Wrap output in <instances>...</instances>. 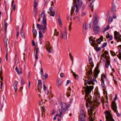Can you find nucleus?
<instances>
[{"mask_svg": "<svg viewBox=\"0 0 121 121\" xmlns=\"http://www.w3.org/2000/svg\"><path fill=\"white\" fill-rule=\"evenodd\" d=\"M99 27L98 26H97L95 27L94 28V30L95 33H97L100 30Z\"/></svg>", "mask_w": 121, "mask_h": 121, "instance_id": "16", "label": "nucleus"}, {"mask_svg": "<svg viewBox=\"0 0 121 121\" xmlns=\"http://www.w3.org/2000/svg\"><path fill=\"white\" fill-rule=\"evenodd\" d=\"M87 74L89 78H91L92 77L93 75V72L91 68H90V70L88 71Z\"/></svg>", "mask_w": 121, "mask_h": 121, "instance_id": "13", "label": "nucleus"}, {"mask_svg": "<svg viewBox=\"0 0 121 121\" xmlns=\"http://www.w3.org/2000/svg\"><path fill=\"white\" fill-rule=\"evenodd\" d=\"M105 114L106 121H115L112 117V115L111 113L106 111L104 112Z\"/></svg>", "mask_w": 121, "mask_h": 121, "instance_id": "1", "label": "nucleus"}, {"mask_svg": "<svg viewBox=\"0 0 121 121\" xmlns=\"http://www.w3.org/2000/svg\"><path fill=\"white\" fill-rule=\"evenodd\" d=\"M25 83L24 80L22 79L21 80V84L22 85H24L25 84Z\"/></svg>", "mask_w": 121, "mask_h": 121, "instance_id": "43", "label": "nucleus"}, {"mask_svg": "<svg viewBox=\"0 0 121 121\" xmlns=\"http://www.w3.org/2000/svg\"><path fill=\"white\" fill-rule=\"evenodd\" d=\"M97 19V17H95V20L94 22V24L95 25H97L98 24Z\"/></svg>", "mask_w": 121, "mask_h": 121, "instance_id": "25", "label": "nucleus"}, {"mask_svg": "<svg viewBox=\"0 0 121 121\" xmlns=\"http://www.w3.org/2000/svg\"><path fill=\"white\" fill-rule=\"evenodd\" d=\"M36 53L35 54H37L38 53V50H39V48H36Z\"/></svg>", "mask_w": 121, "mask_h": 121, "instance_id": "42", "label": "nucleus"}, {"mask_svg": "<svg viewBox=\"0 0 121 121\" xmlns=\"http://www.w3.org/2000/svg\"><path fill=\"white\" fill-rule=\"evenodd\" d=\"M58 20L59 22V23L60 26L62 25L61 22V19L60 17L58 19Z\"/></svg>", "mask_w": 121, "mask_h": 121, "instance_id": "32", "label": "nucleus"}, {"mask_svg": "<svg viewBox=\"0 0 121 121\" xmlns=\"http://www.w3.org/2000/svg\"><path fill=\"white\" fill-rule=\"evenodd\" d=\"M4 45L6 47V48H7V45L9 44V40H7V38L5 36L4 39Z\"/></svg>", "mask_w": 121, "mask_h": 121, "instance_id": "15", "label": "nucleus"}, {"mask_svg": "<svg viewBox=\"0 0 121 121\" xmlns=\"http://www.w3.org/2000/svg\"><path fill=\"white\" fill-rule=\"evenodd\" d=\"M92 97L91 96H90V97H89L86 99V105L87 107L89 104L88 103H87V102H88V103L90 104V106L91 105V104L93 103V101L91 100L92 99Z\"/></svg>", "mask_w": 121, "mask_h": 121, "instance_id": "10", "label": "nucleus"}, {"mask_svg": "<svg viewBox=\"0 0 121 121\" xmlns=\"http://www.w3.org/2000/svg\"><path fill=\"white\" fill-rule=\"evenodd\" d=\"M38 86L40 85H41L42 84V83L41 82V81L40 80H38Z\"/></svg>", "mask_w": 121, "mask_h": 121, "instance_id": "38", "label": "nucleus"}, {"mask_svg": "<svg viewBox=\"0 0 121 121\" xmlns=\"http://www.w3.org/2000/svg\"><path fill=\"white\" fill-rule=\"evenodd\" d=\"M20 71H19V70L17 68V66L15 68V70L16 72H17V73L18 74H20L21 73L22 74V68H20L19 69Z\"/></svg>", "mask_w": 121, "mask_h": 121, "instance_id": "18", "label": "nucleus"}, {"mask_svg": "<svg viewBox=\"0 0 121 121\" xmlns=\"http://www.w3.org/2000/svg\"><path fill=\"white\" fill-rule=\"evenodd\" d=\"M6 20V19L4 20V25H5V26H7H7H8L7 23H6L5 22V21Z\"/></svg>", "mask_w": 121, "mask_h": 121, "instance_id": "50", "label": "nucleus"}, {"mask_svg": "<svg viewBox=\"0 0 121 121\" xmlns=\"http://www.w3.org/2000/svg\"><path fill=\"white\" fill-rule=\"evenodd\" d=\"M42 108L43 111V112H45V109L44 107H42Z\"/></svg>", "mask_w": 121, "mask_h": 121, "instance_id": "55", "label": "nucleus"}, {"mask_svg": "<svg viewBox=\"0 0 121 121\" xmlns=\"http://www.w3.org/2000/svg\"><path fill=\"white\" fill-rule=\"evenodd\" d=\"M89 40L90 43L91 44V45L93 46H94L95 45V41L92 39H91V37L89 38Z\"/></svg>", "mask_w": 121, "mask_h": 121, "instance_id": "19", "label": "nucleus"}, {"mask_svg": "<svg viewBox=\"0 0 121 121\" xmlns=\"http://www.w3.org/2000/svg\"><path fill=\"white\" fill-rule=\"evenodd\" d=\"M45 46L46 49L48 53H50L52 52V48L50 45L49 42H47Z\"/></svg>", "mask_w": 121, "mask_h": 121, "instance_id": "9", "label": "nucleus"}, {"mask_svg": "<svg viewBox=\"0 0 121 121\" xmlns=\"http://www.w3.org/2000/svg\"><path fill=\"white\" fill-rule=\"evenodd\" d=\"M110 52H111V55L112 56H114L116 55V54L114 52L112 51L111 50L110 51Z\"/></svg>", "mask_w": 121, "mask_h": 121, "instance_id": "35", "label": "nucleus"}, {"mask_svg": "<svg viewBox=\"0 0 121 121\" xmlns=\"http://www.w3.org/2000/svg\"><path fill=\"white\" fill-rule=\"evenodd\" d=\"M39 37L40 38H41L42 37V32L41 31H40L39 32Z\"/></svg>", "mask_w": 121, "mask_h": 121, "instance_id": "30", "label": "nucleus"}, {"mask_svg": "<svg viewBox=\"0 0 121 121\" xmlns=\"http://www.w3.org/2000/svg\"><path fill=\"white\" fill-rule=\"evenodd\" d=\"M49 10L50 11V12H52L53 11H52V7H51L49 9Z\"/></svg>", "mask_w": 121, "mask_h": 121, "instance_id": "62", "label": "nucleus"}, {"mask_svg": "<svg viewBox=\"0 0 121 121\" xmlns=\"http://www.w3.org/2000/svg\"><path fill=\"white\" fill-rule=\"evenodd\" d=\"M95 79H94V78L92 79L91 78H89L87 81V83L88 84L90 85L92 84L93 83V82H95Z\"/></svg>", "mask_w": 121, "mask_h": 121, "instance_id": "11", "label": "nucleus"}, {"mask_svg": "<svg viewBox=\"0 0 121 121\" xmlns=\"http://www.w3.org/2000/svg\"><path fill=\"white\" fill-rule=\"evenodd\" d=\"M34 11L35 13V17H36V15L37 14L38 9L37 8H34Z\"/></svg>", "mask_w": 121, "mask_h": 121, "instance_id": "26", "label": "nucleus"}, {"mask_svg": "<svg viewBox=\"0 0 121 121\" xmlns=\"http://www.w3.org/2000/svg\"><path fill=\"white\" fill-rule=\"evenodd\" d=\"M95 108H94V104H93V105L91 106V107L90 112L88 114L89 115L90 117L89 118V121H94L95 119H94L92 118V114H93V110Z\"/></svg>", "mask_w": 121, "mask_h": 121, "instance_id": "5", "label": "nucleus"}, {"mask_svg": "<svg viewBox=\"0 0 121 121\" xmlns=\"http://www.w3.org/2000/svg\"><path fill=\"white\" fill-rule=\"evenodd\" d=\"M113 19L112 17L111 16H110L109 17V19L108 20V22L109 23H111V22L112 21Z\"/></svg>", "mask_w": 121, "mask_h": 121, "instance_id": "27", "label": "nucleus"}, {"mask_svg": "<svg viewBox=\"0 0 121 121\" xmlns=\"http://www.w3.org/2000/svg\"><path fill=\"white\" fill-rule=\"evenodd\" d=\"M99 72L98 69L97 68H95L94 72V75L95 78L97 77Z\"/></svg>", "mask_w": 121, "mask_h": 121, "instance_id": "12", "label": "nucleus"}, {"mask_svg": "<svg viewBox=\"0 0 121 121\" xmlns=\"http://www.w3.org/2000/svg\"><path fill=\"white\" fill-rule=\"evenodd\" d=\"M105 58L106 59V62L105 63V66L106 68L108 67V65H110L111 66L110 63V61L108 60V57L107 56H106Z\"/></svg>", "mask_w": 121, "mask_h": 121, "instance_id": "14", "label": "nucleus"}, {"mask_svg": "<svg viewBox=\"0 0 121 121\" xmlns=\"http://www.w3.org/2000/svg\"><path fill=\"white\" fill-rule=\"evenodd\" d=\"M0 83H1L0 87H1V89H2V85H3V83L2 82V81H0Z\"/></svg>", "mask_w": 121, "mask_h": 121, "instance_id": "58", "label": "nucleus"}, {"mask_svg": "<svg viewBox=\"0 0 121 121\" xmlns=\"http://www.w3.org/2000/svg\"><path fill=\"white\" fill-rule=\"evenodd\" d=\"M115 10V9L114 8H112L111 9V11L112 12H114Z\"/></svg>", "mask_w": 121, "mask_h": 121, "instance_id": "53", "label": "nucleus"}, {"mask_svg": "<svg viewBox=\"0 0 121 121\" xmlns=\"http://www.w3.org/2000/svg\"><path fill=\"white\" fill-rule=\"evenodd\" d=\"M65 38H64V39H67V32L66 31V29H65Z\"/></svg>", "mask_w": 121, "mask_h": 121, "instance_id": "40", "label": "nucleus"}, {"mask_svg": "<svg viewBox=\"0 0 121 121\" xmlns=\"http://www.w3.org/2000/svg\"><path fill=\"white\" fill-rule=\"evenodd\" d=\"M48 75L47 73H45V79H46L48 77Z\"/></svg>", "mask_w": 121, "mask_h": 121, "instance_id": "47", "label": "nucleus"}, {"mask_svg": "<svg viewBox=\"0 0 121 121\" xmlns=\"http://www.w3.org/2000/svg\"><path fill=\"white\" fill-rule=\"evenodd\" d=\"M90 65L92 67H93L94 66V65L93 63L90 62Z\"/></svg>", "mask_w": 121, "mask_h": 121, "instance_id": "59", "label": "nucleus"}, {"mask_svg": "<svg viewBox=\"0 0 121 121\" xmlns=\"http://www.w3.org/2000/svg\"><path fill=\"white\" fill-rule=\"evenodd\" d=\"M69 55L70 56V57L71 58V59H72V61L73 60V58L72 56V54H69Z\"/></svg>", "mask_w": 121, "mask_h": 121, "instance_id": "57", "label": "nucleus"}, {"mask_svg": "<svg viewBox=\"0 0 121 121\" xmlns=\"http://www.w3.org/2000/svg\"><path fill=\"white\" fill-rule=\"evenodd\" d=\"M83 88L84 89H85V94L89 95L91 91L93 90V87L92 86H88L87 85L86 87H83Z\"/></svg>", "mask_w": 121, "mask_h": 121, "instance_id": "3", "label": "nucleus"}, {"mask_svg": "<svg viewBox=\"0 0 121 121\" xmlns=\"http://www.w3.org/2000/svg\"><path fill=\"white\" fill-rule=\"evenodd\" d=\"M117 99V94L115 95V97L114 99V100H116Z\"/></svg>", "mask_w": 121, "mask_h": 121, "instance_id": "52", "label": "nucleus"}, {"mask_svg": "<svg viewBox=\"0 0 121 121\" xmlns=\"http://www.w3.org/2000/svg\"><path fill=\"white\" fill-rule=\"evenodd\" d=\"M71 72L73 73V75L74 78L76 79H78V75L73 72V71H72Z\"/></svg>", "mask_w": 121, "mask_h": 121, "instance_id": "20", "label": "nucleus"}, {"mask_svg": "<svg viewBox=\"0 0 121 121\" xmlns=\"http://www.w3.org/2000/svg\"><path fill=\"white\" fill-rule=\"evenodd\" d=\"M36 25L37 26V27L38 28H39V29H40L41 28V26L39 24H36Z\"/></svg>", "mask_w": 121, "mask_h": 121, "instance_id": "45", "label": "nucleus"}, {"mask_svg": "<svg viewBox=\"0 0 121 121\" xmlns=\"http://www.w3.org/2000/svg\"><path fill=\"white\" fill-rule=\"evenodd\" d=\"M108 29H107V28H105L103 30V31L104 33V32L108 30Z\"/></svg>", "mask_w": 121, "mask_h": 121, "instance_id": "54", "label": "nucleus"}, {"mask_svg": "<svg viewBox=\"0 0 121 121\" xmlns=\"http://www.w3.org/2000/svg\"><path fill=\"white\" fill-rule=\"evenodd\" d=\"M121 49V48H120L119 49V55L118 56V55H117V56H118V58L120 60L121 59V51L120 50Z\"/></svg>", "mask_w": 121, "mask_h": 121, "instance_id": "23", "label": "nucleus"}, {"mask_svg": "<svg viewBox=\"0 0 121 121\" xmlns=\"http://www.w3.org/2000/svg\"><path fill=\"white\" fill-rule=\"evenodd\" d=\"M10 51V50L9 49L8 50V48H6V54L7 53L8 54V52H9Z\"/></svg>", "mask_w": 121, "mask_h": 121, "instance_id": "56", "label": "nucleus"}, {"mask_svg": "<svg viewBox=\"0 0 121 121\" xmlns=\"http://www.w3.org/2000/svg\"><path fill=\"white\" fill-rule=\"evenodd\" d=\"M13 86L14 89L15 90V91H16L17 90V85H16V83H14Z\"/></svg>", "mask_w": 121, "mask_h": 121, "instance_id": "31", "label": "nucleus"}, {"mask_svg": "<svg viewBox=\"0 0 121 121\" xmlns=\"http://www.w3.org/2000/svg\"><path fill=\"white\" fill-rule=\"evenodd\" d=\"M46 29V24H44L42 28V29L44 30Z\"/></svg>", "mask_w": 121, "mask_h": 121, "instance_id": "34", "label": "nucleus"}, {"mask_svg": "<svg viewBox=\"0 0 121 121\" xmlns=\"http://www.w3.org/2000/svg\"><path fill=\"white\" fill-rule=\"evenodd\" d=\"M114 35L115 39L117 40V42H118L121 41V35L117 31L114 32Z\"/></svg>", "mask_w": 121, "mask_h": 121, "instance_id": "7", "label": "nucleus"}, {"mask_svg": "<svg viewBox=\"0 0 121 121\" xmlns=\"http://www.w3.org/2000/svg\"><path fill=\"white\" fill-rule=\"evenodd\" d=\"M68 108V107L66 104L65 103H62L61 109H60L59 110V111L60 113L59 115V117H61L62 114L63 113L66 111Z\"/></svg>", "mask_w": 121, "mask_h": 121, "instance_id": "2", "label": "nucleus"}, {"mask_svg": "<svg viewBox=\"0 0 121 121\" xmlns=\"http://www.w3.org/2000/svg\"><path fill=\"white\" fill-rule=\"evenodd\" d=\"M51 13V14H50V15L52 16H54L55 15V12L53 11Z\"/></svg>", "mask_w": 121, "mask_h": 121, "instance_id": "37", "label": "nucleus"}, {"mask_svg": "<svg viewBox=\"0 0 121 121\" xmlns=\"http://www.w3.org/2000/svg\"><path fill=\"white\" fill-rule=\"evenodd\" d=\"M85 113L83 110H82L80 112L79 117L80 120L79 121H85Z\"/></svg>", "mask_w": 121, "mask_h": 121, "instance_id": "4", "label": "nucleus"}, {"mask_svg": "<svg viewBox=\"0 0 121 121\" xmlns=\"http://www.w3.org/2000/svg\"><path fill=\"white\" fill-rule=\"evenodd\" d=\"M35 58L37 60L38 59V56L37 54H35Z\"/></svg>", "mask_w": 121, "mask_h": 121, "instance_id": "61", "label": "nucleus"}, {"mask_svg": "<svg viewBox=\"0 0 121 121\" xmlns=\"http://www.w3.org/2000/svg\"><path fill=\"white\" fill-rule=\"evenodd\" d=\"M23 28V26H22V30L21 32V35L22 37L24 39L25 38V37L24 36V34L23 31H22V30Z\"/></svg>", "mask_w": 121, "mask_h": 121, "instance_id": "22", "label": "nucleus"}, {"mask_svg": "<svg viewBox=\"0 0 121 121\" xmlns=\"http://www.w3.org/2000/svg\"><path fill=\"white\" fill-rule=\"evenodd\" d=\"M7 27V26H5V27H4V30L5 31V34H6V33Z\"/></svg>", "mask_w": 121, "mask_h": 121, "instance_id": "60", "label": "nucleus"}, {"mask_svg": "<svg viewBox=\"0 0 121 121\" xmlns=\"http://www.w3.org/2000/svg\"><path fill=\"white\" fill-rule=\"evenodd\" d=\"M41 16L42 17L44 18H45V13L44 11H43L42 12L41 14Z\"/></svg>", "mask_w": 121, "mask_h": 121, "instance_id": "28", "label": "nucleus"}, {"mask_svg": "<svg viewBox=\"0 0 121 121\" xmlns=\"http://www.w3.org/2000/svg\"><path fill=\"white\" fill-rule=\"evenodd\" d=\"M78 1L79 6L81 7L82 4V1L81 0H78Z\"/></svg>", "mask_w": 121, "mask_h": 121, "instance_id": "24", "label": "nucleus"}, {"mask_svg": "<svg viewBox=\"0 0 121 121\" xmlns=\"http://www.w3.org/2000/svg\"><path fill=\"white\" fill-rule=\"evenodd\" d=\"M101 40H100L99 39H97V42H98V44H100L101 42Z\"/></svg>", "mask_w": 121, "mask_h": 121, "instance_id": "44", "label": "nucleus"}, {"mask_svg": "<svg viewBox=\"0 0 121 121\" xmlns=\"http://www.w3.org/2000/svg\"><path fill=\"white\" fill-rule=\"evenodd\" d=\"M111 107L112 109L114 111L116 112V113L117 114V116L119 117L120 116V114H119L117 111V106L116 104V103L115 102L113 101L112 102Z\"/></svg>", "mask_w": 121, "mask_h": 121, "instance_id": "6", "label": "nucleus"}, {"mask_svg": "<svg viewBox=\"0 0 121 121\" xmlns=\"http://www.w3.org/2000/svg\"><path fill=\"white\" fill-rule=\"evenodd\" d=\"M61 35H62V39L64 37V38H65V35H64V36L63 32H61Z\"/></svg>", "mask_w": 121, "mask_h": 121, "instance_id": "41", "label": "nucleus"}, {"mask_svg": "<svg viewBox=\"0 0 121 121\" xmlns=\"http://www.w3.org/2000/svg\"><path fill=\"white\" fill-rule=\"evenodd\" d=\"M43 22L44 24H46V22L45 18H43Z\"/></svg>", "mask_w": 121, "mask_h": 121, "instance_id": "33", "label": "nucleus"}, {"mask_svg": "<svg viewBox=\"0 0 121 121\" xmlns=\"http://www.w3.org/2000/svg\"><path fill=\"white\" fill-rule=\"evenodd\" d=\"M33 36L34 38H35L37 34V31L35 29H33L32 30Z\"/></svg>", "mask_w": 121, "mask_h": 121, "instance_id": "21", "label": "nucleus"}, {"mask_svg": "<svg viewBox=\"0 0 121 121\" xmlns=\"http://www.w3.org/2000/svg\"><path fill=\"white\" fill-rule=\"evenodd\" d=\"M43 90L45 91L46 89V87L45 84H43Z\"/></svg>", "mask_w": 121, "mask_h": 121, "instance_id": "46", "label": "nucleus"}, {"mask_svg": "<svg viewBox=\"0 0 121 121\" xmlns=\"http://www.w3.org/2000/svg\"><path fill=\"white\" fill-rule=\"evenodd\" d=\"M38 4V3L35 0L34 2V8H36Z\"/></svg>", "mask_w": 121, "mask_h": 121, "instance_id": "29", "label": "nucleus"}, {"mask_svg": "<svg viewBox=\"0 0 121 121\" xmlns=\"http://www.w3.org/2000/svg\"><path fill=\"white\" fill-rule=\"evenodd\" d=\"M85 99L86 100V97H87L88 98L89 97V95H88L87 94H85Z\"/></svg>", "mask_w": 121, "mask_h": 121, "instance_id": "48", "label": "nucleus"}, {"mask_svg": "<svg viewBox=\"0 0 121 121\" xmlns=\"http://www.w3.org/2000/svg\"><path fill=\"white\" fill-rule=\"evenodd\" d=\"M73 5L72 7V9H71V15L73 13L74 10L75 9V7H76V9L75 10V12H78V4H76L75 2H73Z\"/></svg>", "mask_w": 121, "mask_h": 121, "instance_id": "8", "label": "nucleus"}, {"mask_svg": "<svg viewBox=\"0 0 121 121\" xmlns=\"http://www.w3.org/2000/svg\"><path fill=\"white\" fill-rule=\"evenodd\" d=\"M69 93H70L69 92V94L68 92H67L66 93V94H67V96L68 97H69L70 96V95Z\"/></svg>", "mask_w": 121, "mask_h": 121, "instance_id": "63", "label": "nucleus"}, {"mask_svg": "<svg viewBox=\"0 0 121 121\" xmlns=\"http://www.w3.org/2000/svg\"><path fill=\"white\" fill-rule=\"evenodd\" d=\"M94 48L95 49L98 51H99L100 49V48L99 47H94Z\"/></svg>", "mask_w": 121, "mask_h": 121, "instance_id": "36", "label": "nucleus"}, {"mask_svg": "<svg viewBox=\"0 0 121 121\" xmlns=\"http://www.w3.org/2000/svg\"><path fill=\"white\" fill-rule=\"evenodd\" d=\"M56 111L54 109L53 110V112L51 114V115L54 114L55 113Z\"/></svg>", "mask_w": 121, "mask_h": 121, "instance_id": "49", "label": "nucleus"}, {"mask_svg": "<svg viewBox=\"0 0 121 121\" xmlns=\"http://www.w3.org/2000/svg\"><path fill=\"white\" fill-rule=\"evenodd\" d=\"M85 6L84 5H83L82 8V10H84L85 9Z\"/></svg>", "mask_w": 121, "mask_h": 121, "instance_id": "51", "label": "nucleus"}, {"mask_svg": "<svg viewBox=\"0 0 121 121\" xmlns=\"http://www.w3.org/2000/svg\"><path fill=\"white\" fill-rule=\"evenodd\" d=\"M91 26V24H89L85 23V26H83V27H85L86 29H90Z\"/></svg>", "mask_w": 121, "mask_h": 121, "instance_id": "17", "label": "nucleus"}, {"mask_svg": "<svg viewBox=\"0 0 121 121\" xmlns=\"http://www.w3.org/2000/svg\"><path fill=\"white\" fill-rule=\"evenodd\" d=\"M107 44V43H104L102 46V48L105 47L106 46Z\"/></svg>", "mask_w": 121, "mask_h": 121, "instance_id": "39", "label": "nucleus"}, {"mask_svg": "<svg viewBox=\"0 0 121 121\" xmlns=\"http://www.w3.org/2000/svg\"><path fill=\"white\" fill-rule=\"evenodd\" d=\"M30 72H29L28 73V78H29L30 77Z\"/></svg>", "mask_w": 121, "mask_h": 121, "instance_id": "64", "label": "nucleus"}]
</instances>
